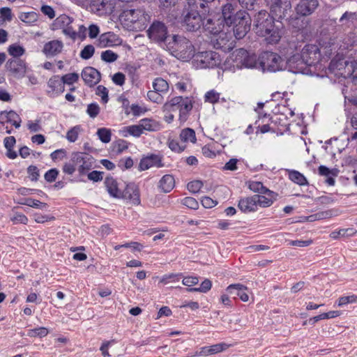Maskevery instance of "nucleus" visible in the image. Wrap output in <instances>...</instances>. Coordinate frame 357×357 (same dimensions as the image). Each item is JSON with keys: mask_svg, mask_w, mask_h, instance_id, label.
<instances>
[{"mask_svg": "<svg viewBox=\"0 0 357 357\" xmlns=\"http://www.w3.org/2000/svg\"><path fill=\"white\" fill-rule=\"evenodd\" d=\"M119 20L128 29L141 31L146 28L150 15L142 8H131L123 10Z\"/></svg>", "mask_w": 357, "mask_h": 357, "instance_id": "nucleus-1", "label": "nucleus"}, {"mask_svg": "<svg viewBox=\"0 0 357 357\" xmlns=\"http://www.w3.org/2000/svg\"><path fill=\"white\" fill-rule=\"evenodd\" d=\"M328 69L336 76L347 79V82H351L354 84H357V75H354L355 70L353 62H349L344 59H333L330 62Z\"/></svg>", "mask_w": 357, "mask_h": 357, "instance_id": "nucleus-2", "label": "nucleus"}, {"mask_svg": "<svg viewBox=\"0 0 357 357\" xmlns=\"http://www.w3.org/2000/svg\"><path fill=\"white\" fill-rule=\"evenodd\" d=\"M192 109V104L191 100L188 98H183L182 96L172 98L163 105V110L165 112H172L178 110L179 121L182 123L186 121Z\"/></svg>", "mask_w": 357, "mask_h": 357, "instance_id": "nucleus-3", "label": "nucleus"}, {"mask_svg": "<svg viewBox=\"0 0 357 357\" xmlns=\"http://www.w3.org/2000/svg\"><path fill=\"white\" fill-rule=\"evenodd\" d=\"M320 52L318 47L315 45L307 44L302 49L300 55H293L288 60L290 66L295 63L298 64H305L312 66L315 65L319 60Z\"/></svg>", "mask_w": 357, "mask_h": 357, "instance_id": "nucleus-4", "label": "nucleus"}, {"mask_svg": "<svg viewBox=\"0 0 357 357\" xmlns=\"http://www.w3.org/2000/svg\"><path fill=\"white\" fill-rule=\"evenodd\" d=\"M170 47L178 56L183 60H190L195 56V47L190 40L184 36L174 35Z\"/></svg>", "mask_w": 357, "mask_h": 357, "instance_id": "nucleus-5", "label": "nucleus"}, {"mask_svg": "<svg viewBox=\"0 0 357 357\" xmlns=\"http://www.w3.org/2000/svg\"><path fill=\"white\" fill-rule=\"evenodd\" d=\"M266 55L267 52H264L261 56L257 59L255 54L250 55L246 50L241 48L236 50V59L241 60L240 62L246 68H255L264 73L267 59Z\"/></svg>", "mask_w": 357, "mask_h": 357, "instance_id": "nucleus-6", "label": "nucleus"}, {"mask_svg": "<svg viewBox=\"0 0 357 357\" xmlns=\"http://www.w3.org/2000/svg\"><path fill=\"white\" fill-rule=\"evenodd\" d=\"M288 119L280 109H274L269 114V132L283 135L288 130Z\"/></svg>", "mask_w": 357, "mask_h": 357, "instance_id": "nucleus-7", "label": "nucleus"}, {"mask_svg": "<svg viewBox=\"0 0 357 357\" xmlns=\"http://www.w3.org/2000/svg\"><path fill=\"white\" fill-rule=\"evenodd\" d=\"M183 19L182 26L188 31H196L203 28L204 19L199 12L194 9L190 5L183 11Z\"/></svg>", "mask_w": 357, "mask_h": 357, "instance_id": "nucleus-8", "label": "nucleus"}, {"mask_svg": "<svg viewBox=\"0 0 357 357\" xmlns=\"http://www.w3.org/2000/svg\"><path fill=\"white\" fill-rule=\"evenodd\" d=\"M268 206V199L263 195H255L241 198L238 201V207L243 213H250L258 209V207Z\"/></svg>", "mask_w": 357, "mask_h": 357, "instance_id": "nucleus-9", "label": "nucleus"}, {"mask_svg": "<svg viewBox=\"0 0 357 357\" xmlns=\"http://www.w3.org/2000/svg\"><path fill=\"white\" fill-rule=\"evenodd\" d=\"M269 17L273 22L281 21L291 12L290 0H271L269 8Z\"/></svg>", "mask_w": 357, "mask_h": 357, "instance_id": "nucleus-10", "label": "nucleus"}, {"mask_svg": "<svg viewBox=\"0 0 357 357\" xmlns=\"http://www.w3.org/2000/svg\"><path fill=\"white\" fill-rule=\"evenodd\" d=\"M195 56L197 63L202 68H214L221 63L220 54L215 52H201Z\"/></svg>", "mask_w": 357, "mask_h": 357, "instance_id": "nucleus-11", "label": "nucleus"}, {"mask_svg": "<svg viewBox=\"0 0 357 357\" xmlns=\"http://www.w3.org/2000/svg\"><path fill=\"white\" fill-rule=\"evenodd\" d=\"M9 75L13 77L20 79L23 78L28 68L26 61L21 59H10L5 66Z\"/></svg>", "mask_w": 357, "mask_h": 357, "instance_id": "nucleus-12", "label": "nucleus"}, {"mask_svg": "<svg viewBox=\"0 0 357 357\" xmlns=\"http://www.w3.org/2000/svg\"><path fill=\"white\" fill-rule=\"evenodd\" d=\"M149 38L157 43L165 42L168 37L167 27L165 23L154 21L147 30Z\"/></svg>", "mask_w": 357, "mask_h": 357, "instance_id": "nucleus-13", "label": "nucleus"}, {"mask_svg": "<svg viewBox=\"0 0 357 357\" xmlns=\"http://www.w3.org/2000/svg\"><path fill=\"white\" fill-rule=\"evenodd\" d=\"M225 24L219 15H209L204 18V31L210 34L215 35L223 30Z\"/></svg>", "mask_w": 357, "mask_h": 357, "instance_id": "nucleus-14", "label": "nucleus"}, {"mask_svg": "<svg viewBox=\"0 0 357 357\" xmlns=\"http://www.w3.org/2000/svg\"><path fill=\"white\" fill-rule=\"evenodd\" d=\"M254 26L257 36L268 40V15L265 10H261L255 16Z\"/></svg>", "mask_w": 357, "mask_h": 357, "instance_id": "nucleus-15", "label": "nucleus"}, {"mask_svg": "<svg viewBox=\"0 0 357 357\" xmlns=\"http://www.w3.org/2000/svg\"><path fill=\"white\" fill-rule=\"evenodd\" d=\"M318 6V0H300L295 7V11L300 17H307L312 15Z\"/></svg>", "mask_w": 357, "mask_h": 357, "instance_id": "nucleus-16", "label": "nucleus"}, {"mask_svg": "<svg viewBox=\"0 0 357 357\" xmlns=\"http://www.w3.org/2000/svg\"><path fill=\"white\" fill-rule=\"evenodd\" d=\"M121 198L128 200L132 205H139L140 204V195L139 188L135 184H128L123 191L121 192Z\"/></svg>", "mask_w": 357, "mask_h": 357, "instance_id": "nucleus-17", "label": "nucleus"}, {"mask_svg": "<svg viewBox=\"0 0 357 357\" xmlns=\"http://www.w3.org/2000/svg\"><path fill=\"white\" fill-rule=\"evenodd\" d=\"M215 36V38L213 40V44L215 49L226 51L232 48L233 42L231 41V36L230 33L224 32L222 30Z\"/></svg>", "mask_w": 357, "mask_h": 357, "instance_id": "nucleus-18", "label": "nucleus"}, {"mask_svg": "<svg viewBox=\"0 0 357 357\" xmlns=\"http://www.w3.org/2000/svg\"><path fill=\"white\" fill-rule=\"evenodd\" d=\"M82 77L84 83L92 87L96 85L100 80V72L93 67H86L82 72Z\"/></svg>", "mask_w": 357, "mask_h": 357, "instance_id": "nucleus-19", "label": "nucleus"}, {"mask_svg": "<svg viewBox=\"0 0 357 357\" xmlns=\"http://www.w3.org/2000/svg\"><path fill=\"white\" fill-rule=\"evenodd\" d=\"M236 5L228 2L222 6L221 17L225 24L231 26L234 24V18L236 17Z\"/></svg>", "mask_w": 357, "mask_h": 357, "instance_id": "nucleus-20", "label": "nucleus"}, {"mask_svg": "<svg viewBox=\"0 0 357 357\" xmlns=\"http://www.w3.org/2000/svg\"><path fill=\"white\" fill-rule=\"evenodd\" d=\"M272 22L269 26V44L278 43L284 33V24L282 21Z\"/></svg>", "mask_w": 357, "mask_h": 357, "instance_id": "nucleus-21", "label": "nucleus"}, {"mask_svg": "<svg viewBox=\"0 0 357 357\" xmlns=\"http://www.w3.org/2000/svg\"><path fill=\"white\" fill-rule=\"evenodd\" d=\"M357 22V13L346 11L338 20L337 26L342 29H349Z\"/></svg>", "mask_w": 357, "mask_h": 357, "instance_id": "nucleus-22", "label": "nucleus"}, {"mask_svg": "<svg viewBox=\"0 0 357 357\" xmlns=\"http://www.w3.org/2000/svg\"><path fill=\"white\" fill-rule=\"evenodd\" d=\"M287 61L276 53L269 52V71L277 72L286 68Z\"/></svg>", "mask_w": 357, "mask_h": 357, "instance_id": "nucleus-23", "label": "nucleus"}, {"mask_svg": "<svg viewBox=\"0 0 357 357\" xmlns=\"http://www.w3.org/2000/svg\"><path fill=\"white\" fill-rule=\"evenodd\" d=\"M226 291L229 294L238 296L243 302H247L249 300V296L247 293L248 289L243 284H230L227 287Z\"/></svg>", "mask_w": 357, "mask_h": 357, "instance_id": "nucleus-24", "label": "nucleus"}, {"mask_svg": "<svg viewBox=\"0 0 357 357\" xmlns=\"http://www.w3.org/2000/svg\"><path fill=\"white\" fill-rule=\"evenodd\" d=\"M63 47L61 41L54 40L45 44L43 52L46 56H55L61 52Z\"/></svg>", "mask_w": 357, "mask_h": 357, "instance_id": "nucleus-25", "label": "nucleus"}, {"mask_svg": "<svg viewBox=\"0 0 357 357\" xmlns=\"http://www.w3.org/2000/svg\"><path fill=\"white\" fill-rule=\"evenodd\" d=\"M99 43L102 47H112L121 43L120 38L115 33L107 32L102 33L99 38Z\"/></svg>", "mask_w": 357, "mask_h": 357, "instance_id": "nucleus-26", "label": "nucleus"}, {"mask_svg": "<svg viewBox=\"0 0 357 357\" xmlns=\"http://www.w3.org/2000/svg\"><path fill=\"white\" fill-rule=\"evenodd\" d=\"M106 189L110 196L121 199L122 190L119 188L117 181L113 178H107L105 181Z\"/></svg>", "mask_w": 357, "mask_h": 357, "instance_id": "nucleus-27", "label": "nucleus"}, {"mask_svg": "<svg viewBox=\"0 0 357 357\" xmlns=\"http://www.w3.org/2000/svg\"><path fill=\"white\" fill-rule=\"evenodd\" d=\"M175 186L174 178L170 174L164 175L158 183V188L161 192L168 193L172 191Z\"/></svg>", "mask_w": 357, "mask_h": 357, "instance_id": "nucleus-28", "label": "nucleus"}, {"mask_svg": "<svg viewBox=\"0 0 357 357\" xmlns=\"http://www.w3.org/2000/svg\"><path fill=\"white\" fill-rule=\"evenodd\" d=\"M164 164L162 163L160 158H142L139 165L140 171L146 170L151 167H162Z\"/></svg>", "mask_w": 357, "mask_h": 357, "instance_id": "nucleus-29", "label": "nucleus"}, {"mask_svg": "<svg viewBox=\"0 0 357 357\" xmlns=\"http://www.w3.org/2000/svg\"><path fill=\"white\" fill-rule=\"evenodd\" d=\"M73 19L67 15H61L57 17L52 24V30L64 29L67 26L71 24Z\"/></svg>", "mask_w": 357, "mask_h": 357, "instance_id": "nucleus-30", "label": "nucleus"}, {"mask_svg": "<svg viewBox=\"0 0 357 357\" xmlns=\"http://www.w3.org/2000/svg\"><path fill=\"white\" fill-rule=\"evenodd\" d=\"M179 139L186 146L188 144H195L197 141L196 134L193 129L186 128L181 130L179 135Z\"/></svg>", "mask_w": 357, "mask_h": 357, "instance_id": "nucleus-31", "label": "nucleus"}, {"mask_svg": "<svg viewBox=\"0 0 357 357\" xmlns=\"http://www.w3.org/2000/svg\"><path fill=\"white\" fill-rule=\"evenodd\" d=\"M48 87L52 89V92L56 94H61L64 91L65 86L63 84L61 79L58 75L52 77L48 82Z\"/></svg>", "mask_w": 357, "mask_h": 357, "instance_id": "nucleus-32", "label": "nucleus"}, {"mask_svg": "<svg viewBox=\"0 0 357 357\" xmlns=\"http://www.w3.org/2000/svg\"><path fill=\"white\" fill-rule=\"evenodd\" d=\"M0 117L5 118L7 122L13 124L16 128H19L21 126V118L15 111L10 110L8 112L6 111L1 112Z\"/></svg>", "mask_w": 357, "mask_h": 357, "instance_id": "nucleus-33", "label": "nucleus"}, {"mask_svg": "<svg viewBox=\"0 0 357 357\" xmlns=\"http://www.w3.org/2000/svg\"><path fill=\"white\" fill-rule=\"evenodd\" d=\"M245 22L251 24V18L250 15L245 10H238L236 13V17L234 18V24L231 26L244 25Z\"/></svg>", "mask_w": 357, "mask_h": 357, "instance_id": "nucleus-34", "label": "nucleus"}, {"mask_svg": "<svg viewBox=\"0 0 357 357\" xmlns=\"http://www.w3.org/2000/svg\"><path fill=\"white\" fill-rule=\"evenodd\" d=\"M339 142L337 139L334 140L330 139L325 143L324 146L326 154L331 155V156H335L337 154H340L342 149L339 146Z\"/></svg>", "mask_w": 357, "mask_h": 357, "instance_id": "nucleus-35", "label": "nucleus"}, {"mask_svg": "<svg viewBox=\"0 0 357 357\" xmlns=\"http://www.w3.org/2000/svg\"><path fill=\"white\" fill-rule=\"evenodd\" d=\"M153 90L157 91L162 94H165L169 91L168 82L162 77H157L153 82Z\"/></svg>", "mask_w": 357, "mask_h": 357, "instance_id": "nucleus-36", "label": "nucleus"}, {"mask_svg": "<svg viewBox=\"0 0 357 357\" xmlns=\"http://www.w3.org/2000/svg\"><path fill=\"white\" fill-rule=\"evenodd\" d=\"M289 178L291 181L299 185H305L308 182L304 175L296 170H291L289 172Z\"/></svg>", "mask_w": 357, "mask_h": 357, "instance_id": "nucleus-37", "label": "nucleus"}, {"mask_svg": "<svg viewBox=\"0 0 357 357\" xmlns=\"http://www.w3.org/2000/svg\"><path fill=\"white\" fill-rule=\"evenodd\" d=\"M8 54L12 56L13 59H20V57L24 54L25 49L17 43H14L8 46Z\"/></svg>", "mask_w": 357, "mask_h": 357, "instance_id": "nucleus-38", "label": "nucleus"}, {"mask_svg": "<svg viewBox=\"0 0 357 357\" xmlns=\"http://www.w3.org/2000/svg\"><path fill=\"white\" fill-rule=\"evenodd\" d=\"M223 149V147L220 146L218 143H213L205 146L203 147V153L207 154L210 153V154L213 156H215L217 154L220 155L222 153L221 151Z\"/></svg>", "mask_w": 357, "mask_h": 357, "instance_id": "nucleus-39", "label": "nucleus"}, {"mask_svg": "<svg viewBox=\"0 0 357 357\" xmlns=\"http://www.w3.org/2000/svg\"><path fill=\"white\" fill-rule=\"evenodd\" d=\"M250 29V24L245 22L244 25L241 24V26H236V27H234V35L236 39H241L245 36Z\"/></svg>", "mask_w": 357, "mask_h": 357, "instance_id": "nucleus-40", "label": "nucleus"}, {"mask_svg": "<svg viewBox=\"0 0 357 357\" xmlns=\"http://www.w3.org/2000/svg\"><path fill=\"white\" fill-rule=\"evenodd\" d=\"M335 215V211L333 209L331 210H326L324 211H321L319 213H317L314 215H310L308 217V220L310 221H314L317 220H323V219H327L330 218Z\"/></svg>", "mask_w": 357, "mask_h": 357, "instance_id": "nucleus-41", "label": "nucleus"}, {"mask_svg": "<svg viewBox=\"0 0 357 357\" xmlns=\"http://www.w3.org/2000/svg\"><path fill=\"white\" fill-rule=\"evenodd\" d=\"M15 138L13 136L7 137L4 139V146L7 149L6 156H17L15 151H13V148L15 144Z\"/></svg>", "mask_w": 357, "mask_h": 357, "instance_id": "nucleus-42", "label": "nucleus"}, {"mask_svg": "<svg viewBox=\"0 0 357 357\" xmlns=\"http://www.w3.org/2000/svg\"><path fill=\"white\" fill-rule=\"evenodd\" d=\"M49 333L48 328L45 327H38L33 329H29L28 331L27 335L31 337H44L47 336Z\"/></svg>", "mask_w": 357, "mask_h": 357, "instance_id": "nucleus-43", "label": "nucleus"}, {"mask_svg": "<svg viewBox=\"0 0 357 357\" xmlns=\"http://www.w3.org/2000/svg\"><path fill=\"white\" fill-rule=\"evenodd\" d=\"M20 204L36 208L46 209L47 208V204L46 203L41 202L38 199L32 198H26Z\"/></svg>", "mask_w": 357, "mask_h": 357, "instance_id": "nucleus-44", "label": "nucleus"}, {"mask_svg": "<svg viewBox=\"0 0 357 357\" xmlns=\"http://www.w3.org/2000/svg\"><path fill=\"white\" fill-rule=\"evenodd\" d=\"M278 101H282V96L280 93H274L271 95V99L269 100V108L272 107H275V109H281L282 110H285V107L283 105H281L280 102H277Z\"/></svg>", "mask_w": 357, "mask_h": 357, "instance_id": "nucleus-45", "label": "nucleus"}, {"mask_svg": "<svg viewBox=\"0 0 357 357\" xmlns=\"http://www.w3.org/2000/svg\"><path fill=\"white\" fill-rule=\"evenodd\" d=\"M356 233V231H354L352 228H348V229H342L339 231H333L330 234V237L333 239H337L340 236H352Z\"/></svg>", "mask_w": 357, "mask_h": 357, "instance_id": "nucleus-46", "label": "nucleus"}, {"mask_svg": "<svg viewBox=\"0 0 357 357\" xmlns=\"http://www.w3.org/2000/svg\"><path fill=\"white\" fill-rule=\"evenodd\" d=\"M77 170L80 175H84L92 168L90 162L84 160V158H77Z\"/></svg>", "mask_w": 357, "mask_h": 357, "instance_id": "nucleus-47", "label": "nucleus"}, {"mask_svg": "<svg viewBox=\"0 0 357 357\" xmlns=\"http://www.w3.org/2000/svg\"><path fill=\"white\" fill-rule=\"evenodd\" d=\"M139 125L141 128H142V131L144 130L147 131H155L158 127L156 122L149 119H142Z\"/></svg>", "mask_w": 357, "mask_h": 357, "instance_id": "nucleus-48", "label": "nucleus"}, {"mask_svg": "<svg viewBox=\"0 0 357 357\" xmlns=\"http://www.w3.org/2000/svg\"><path fill=\"white\" fill-rule=\"evenodd\" d=\"M89 5L97 11L105 10L109 5V0H91Z\"/></svg>", "mask_w": 357, "mask_h": 357, "instance_id": "nucleus-49", "label": "nucleus"}, {"mask_svg": "<svg viewBox=\"0 0 357 357\" xmlns=\"http://www.w3.org/2000/svg\"><path fill=\"white\" fill-rule=\"evenodd\" d=\"M77 166V159L74 158L63 165V172L68 175H72L75 172Z\"/></svg>", "mask_w": 357, "mask_h": 357, "instance_id": "nucleus-50", "label": "nucleus"}, {"mask_svg": "<svg viewBox=\"0 0 357 357\" xmlns=\"http://www.w3.org/2000/svg\"><path fill=\"white\" fill-rule=\"evenodd\" d=\"M98 138L103 143H108L111 140L112 133L109 129L105 128H99L97 131Z\"/></svg>", "mask_w": 357, "mask_h": 357, "instance_id": "nucleus-51", "label": "nucleus"}, {"mask_svg": "<svg viewBox=\"0 0 357 357\" xmlns=\"http://www.w3.org/2000/svg\"><path fill=\"white\" fill-rule=\"evenodd\" d=\"M126 149H128V143L123 139L116 140L112 144V151L116 154L121 153Z\"/></svg>", "mask_w": 357, "mask_h": 357, "instance_id": "nucleus-52", "label": "nucleus"}, {"mask_svg": "<svg viewBox=\"0 0 357 357\" xmlns=\"http://www.w3.org/2000/svg\"><path fill=\"white\" fill-rule=\"evenodd\" d=\"M212 287V282L208 279H205L200 284L199 287L190 288L188 289L189 291H199L202 293L208 292Z\"/></svg>", "mask_w": 357, "mask_h": 357, "instance_id": "nucleus-53", "label": "nucleus"}, {"mask_svg": "<svg viewBox=\"0 0 357 357\" xmlns=\"http://www.w3.org/2000/svg\"><path fill=\"white\" fill-rule=\"evenodd\" d=\"M147 98L150 101L155 103L160 104L163 102V94L155 90L149 91Z\"/></svg>", "mask_w": 357, "mask_h": 357, "instance_id": "nucleus-54", "label": "nucleus"}, {"mask_svg": "<svg viewBox=\"0 0 357 357\" xmlns=\"http://www.w3.org/2000/svg\"><path fill=\"white\" fill-rule=\"evenodd\" d=\"M63 85L65 84L70 85L77 82L79 79V75L76 73H68L61 77Z\"/></svg>", "mask_w": 357, "mask_h": 357, "instance_id": "nucleus-55", "label": "nucleus"}, {"mask_svg": "<svg viewBox=\"0 0 357 357\" xmlns=\"http://www.w3.org/2000/svg\"><path fill=\"white\" fill-rule=\"evenodd\" d=\"M248 188L255 192L264 193L267 191L262 183L259 181H250L248 183Z\"/></svg>", "mask_w": 357, "mask_h": 357, "instance_id": "nucleus-56", "label": "nucleus"}, {"mask_svg": "<svg viewBox=\"0 0 357 357\" xmlns=\"http://www.w3.org/2000/svg\"><path fill=\"white\" fill-rule=\"evenodd\" d=\"M118 57L119 56L117 54L109 50H105L101 54L102 60L109 63L115 61Z\"/></svg>", "mask_w": 357, "mask_h": 357, "instance_id": "nucleus-57", "label": "nucleus"}, {"mask_svg": "<svg viewBox=\"0 0 357 357\" xmlns=\"http://www.w3.org/2000/svg\"><path fill=\"white\" fill-rule=\"evenodd\" d=\"M220 98V93L216 92L215 90H211L206 93L204 96L205 102L210 103L218 102Z\"/></svg>", "mask_w": 357, "mask_h": 357, "instance_id": "nucleus-58", "label": "nucleus"}, {"mask_svg": "<svg viewBox=\"0 0 357 357\" xmlns=\"http://www.w3.org/2000/svg\"><path fill=\"white\" fill-rule=\"evenodd\" d=\"M95 52V48L92 45H86L80 52V56L83 59H89Z\"/></svg>", "mask_w": 357, "mask_h": 357, "instance_id": "nucleus-59", "label": "nucleus"}, {"mask_svg": "<svg viewBox=\"0 0 357 357\" xmlns=\"http://www.w3.org/2000/svg\"><path fill=\"white\" fill-rule=\"evenodd\" d=\"M208 347L211 354L213 355L225 351L229 346L226 343L221 342Z\"/></svg>", "mask_w": 357, "mask_h": 357, "instance_id": "nucleus-60", "label": "nucleus"}, {"mask_svg": "<svg viewBox=\"0 0 357 357\" xmlns=\"http://www.w3.org/2000/svg\"><path fill=\"white\" fill-rule=\"evenodd\" d=\"M100 112V107L99 105L96 103H90L87 106L86 113L91 118H96Z\"/></svg>", "mask_w": 357, "mask_h": 357, "instance_id": "nucleus-61", "label": "nucleus"}, {"mask_svg": "<svg viewBox=\"0 0 357 357\" xmlns=\"http://www.w3.org/2000/svg\"><path fill=\"white\" fill-rule=\"evenodd\" d=\"M203 186V183L196 180L188 183L187 188L192 193H197Z\"/></svg>", "mask_w": 357, "mask_h": 357, "instance_id": "nucleus-62", "label": "nucleus"}, {"mask_svg": "<svg viewBox=\"0 0 357 357\" xmlns=\"http://www.w3.org/2000/svg\"><path fill=\"white\" fill-rule=\"evenodd\" d=\"M169 147L171 150L177 153L183 151L186 148L185 144H183L181 140L179 142L177 140L170 141L169 143Z\"/></svg>", "mask_w": 357, "mask_h": 357, "instance_id": "nucleus-63", "label": "nucleus"}, {"mask_svg": "<svg viewBox=\"0 0 357 357\" xmlns=\"http://www.w3.org/2000/svg\"><path fill=\"white\" fill-rule=\"evenodd\" d=\"M181 203L191 209H197L199 207L198 202L195 198L190 197L183 199Z\"/></svg>", "mask_w": 357, "mask_h": 357, "instance_id": "nucleus-64", "label": "nucleus"}]
</instances>
